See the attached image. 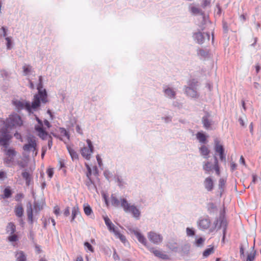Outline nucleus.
I'll list each match as a JSON object with an SVG mask.
<instances>
[{
    "instance_id": "0e129e2a",
    "label": "nucleus",
    "mask_w": 261,
    "mask_h": 261,
    "mask_svg": "<svg viewBox=\"0 0 261 261\" xmlns=\"http://www.w3.org/2000/svg\"><path fill=\"white\" fill-rule=\"evenodd\" d=\"M75 129L77 133L80 134V135H83V131L79 125H76Z\"/></svg>"
},
{
    "instance_id": "7ed1b4c3",
    "label": "nucleus",
    "mask_w": 261,
    "mask_h": 261,
    "mask_svg": "<svg viewBox=\"0 0 261 261\" xmlns=\"http://www.w3.org/2000/svg\"><path fill=\"white\" fill-rule=\"evenodd\" d=\"M111 202L115 207H121L126 213L131 214L135 219H140L141 212L139 209L135 204L129 203L126 198L121 197L118 199L112 194L111 196Z\"/></svg>"
},
{
    "instance_id": "052dcab7",
    "label": "nucleus",
    "mask_w": 261,
    "mask_h": 261,
    "mask_svg": "<svg viewBox=\"0 0 261 261\" xmlns=\"http://www.w3.org/2000/svg\"><path fill=\"white\" fill-rule=\"evenodd\" d=\"M63 214L64 216L68 217L70 215V210L69 207H67L64 211Z\"/></svg>"
},
{
    "instance_id": "09e8293b",
    "label": "nucleus",
    "mask_w": 261,
    "mask_h": 261,
    "mask_svg": "<svg viewBox=\"0 0 261 261\" xmlns=\"http://www.w3.org/2000/svg\"><path fill=\"white\" fill-rule=\"evenodd\" d=\"M17 164L21 168H25L27 166V163L22 160L17 161Z\"/></svg>"
},
{
    "instance_id": "774afa93",
    "label": "nucleus",
    "mask_w": 261,
    "mask_h": 261,
    "mask_svg": "<svg viewBox=\"0 0 261 261\" xmlns=\"http://www.w3.org/2000/svg\"><path fill=\"white\" fill-rule=\"evenodd\" d=\"M253 86H254V88L255 89H261V85L257 82L254 83Z\"/></svg>"
},
{
    "instance_id": "473e14b6",
    "label": "nucleus",
    "mask_w": 261,
    "mask_h": 261,
    "mask_svg": "<svg viewBox=\"0 0 261 261\" xmlns=\"http://www.w3.org/2000/svg\"><path fill=\"white\" fill-rule=\"evenodd\" d=\"M23 72L24 75H28L32 71V67L30 65L24 64L23 67Z\"/></svg>"
},
{
    "instance_id": "c756f323",
    "label": "nucleus",
    "mask_w": 261,
    "mask_h": 261,
    "mask_svg": "<svg viewBox=\"0 0 261 261\" xmlns=\"http://www.w3.org/2000/svg\"><path fill=\"white\" fill-rule=\"evenodd\" d=\"M199 150L201 154L203 156V157L205 159H207L208 157V154L210 153V150L205 145H202L199 148Z\"/></svg>"
},
{
    "instance_id": "6e6552de",
    "label": "nucleus",
    "mask_w": 261,
    "mask_h": 261,
    "mask_svg": "<svg viewBox=\"0 0 261 261\" xmlns=\"http://www.w3.org/2000/svg\"><path fill=\"white\" fill-rule=\"evenodd\" d=\"M86 142L88 146L82 148L81 150V153L83 158L86 160H89L91 158V153L93 151L94 148L90 140L87 139Z\"/></svg>"
},
{
    "instance_id": "6ab92c4d",
    "label": "nucleus",
    "mask_w": 261,
    "mask_h": 261,
    "mask_svg": "<svg viewBox=\"0 0 261 261\" xmlns=\"http://www.w3.org/2000/svg\"><path fill=\"white\" fill-rule=\"evenodd\" d=\"M15 261H27V255L21 250H18L15 252Z\"/></svg>"
},
{
    "instance_id": "393cba45",
    "label": "nucleus",
    "mask_w": 261,
    "mask_h": 261,
    "mask_svg": "<svg viewBox=\"0 0 261 261\" xmlns=\"http://www.w3.org/2000/svg\"><path fill=\"white\" fill-rule=\"evenodd\" d=\"M80 214L79 206L76 205L72 208L71 222H73L77 216Z\"/></svg>"
},
{
    "instance_id": "c03bdc74",
    "label": "nucleus",
    "mask_w": 261,
    "mask_h": 261,
    "mask_svg": "<svg viewBox=\"0 0 261 261\" xmlns=\"http://www.w3.org/2000/svg\"><path fill=\"white\" fill-rule=\"evenodd\" d=\"M190 246L189 244H185L182 247V251L184 254H188L190 250Z\"/></svg>"
},
{
    "instance_id": "9d476101",
    "label": "nucleus",
    "mask_w": 261,
    "mask_h": 261,
    "mask_svg": "<svg viewBox=\"0 0 261 261\" xmlns=\"http://www.w3.org/2000/svg\"><path fill=\"white\" fill-rule=\"evenodd\" d=\"M207 38V40H210V34L208 33H202L200 31L195 32L193 34V38L194 40L199 44H202L204 42L205 38Z\"/></svg>"
},
{
    "instance_id": "dca6fc26",
    "label": "nucleus",
    "mask_w": 261,
    "mask_h": 261,
    "mask_svg": "<svg viewBox=\"0 0 261 261\" xmlns=\"http://www.w3.org/2000/svg\"><path fill=\"white\" fill-rule=\"evenodd\" d=\"M210 117V114L206 112L202 119V124L206 129H208L212 125V121L209 119Z\"/></svg>"
},
{
    "instance_id": "ddd939ff",
    "label": "nucleus",
    "mask_w": 261,
    "mask_h": 261,
    "mask_svg": "<svg viewBox=\"0 0 261 261\" xmlns=\"http://www.w3.org/2000/svg\"><path fill=\"white\" fill-rule=\"evenodd\" d=\"M163 92L165 97L169 99H175L176 95V90L169 86L163 87Z\"/></svg>"
},
{
    "instance_id": "49530a36",
    "label": "nucleus",
    "mask_w": 261,
    "mask_h": 261,
    "mask_svg": "<svg viewBox=\"0 0 261 261\" xmlns=\"http://www.w3.org/2000/svg\"><path fill=\"white\" fill-rule=\"evenodd\" d=\"M186 232L188 236H193L195 235V230L193 228L187 227Z\"/></svg>"
},
{
    "instance_id": "338daca9",
    "label": "nucleus",
    "mask_w": 261,
    "mask_h": 261,
    "mask_svg": "<svg viewBox=\"0 0 261 261\" xmlns=\"http://www.w3.org/2000/svg\"><path fill=\"white\" fill-rule=\"evenodd\" d=\"M6 177V173L4 171H0V179L3 180Z\"/></svg>"
},
{
    "instance_id": "39448f33",
    "label": "nucleus",
    "mask_w": 261,
    "mask_h": 261,
    "mask_svg": "<svg viewBox=\"0 0 261 261\" xmlns=\"http://www.w3.org/2000/svg\"><path fill=\"white\" fill-rule=\"evenodd\" d=\"M27 143L23 146V149L25 151H33L35 156L38 153V149L37 148V141L35 137L29 135L27 137Z\"/></svg>"
},
{
    "instance_id": "bf43d9fd",
    "label": "nucleus",
    "mask_w": 261,
    "mask_h": 261,
    "mask_svg": "<svg viewBox=\"0 0 261 261\" xmlns=\"http://www.w3.org/2000/svg\"><path fill=\"white\" fill-rule=\"evenodd\" d=\"M47 175H48V176L51 178L53 176V174H54V171H53V169H48L47 171Z\"/></svg>"
},
{
    "instance_id": "69168bd1",
    "label": "nucleus",
    "mask_w": 261,
    "mask_h": 261,
    "mask_svg": "<svg viewBox=\"0 0 261 261\" xmlns=\"http://www.w3.org/2000/svg\"><path fill=\"white\" fill-rule=\"evenodd\" d=\"M14 137H15L16 139H17L18 140H20L21 141H22V137H21V135H20V134L16 132V133H15L14 134Z\"/></svg>"
},
{
    "instance_id": "7c9ffc66",
    "label": "nucleus",
    "mask_w": 261,
    "mask_h": 261,
    "mask_svg": "<svg viewBox=\"0 0 261 261\" xmlns=\"http://www.w3.org/2000/svg\"><path fill=\"white\" fill-rule=\"evenodd\" d=\"M214 168V165L213 164L210 162H205L203 164V169L206 173H208L210 171H212Z\"/></svg>"
},
{
    "instance_id": "4be33fe9",
    "label": "nucleus",
    "mask_w": 261,
    "mask_h": 261,
    "mask_svg": "<svg viewBox=\"0 0 261 261\" xmlns=\"http://www.w3.org/2000/svg\"><path fill=\"white\" fill-rule=\"evenodd\" d=\"M14 213L16 217L18 218H21L23 216L24 211L21 204H18L15 206Z\"/></svg>"
},
{
    "instance_id": "6e6d98bb",
    "label": "nucleus",
    "mask_w": 261,
    "mask_h": 261,
    "mask_svg": "<svg viewBox=\"0 0 261 261\" xmlns=\"http://www.w3.org/2000/svg\"><path fill=\"white\" fill-rule=\"evenodd\" d=\"M1 74L3 77L6 78L8 77L9 76V73L5 70H1Z\"/></svg>"
},
{
    "instance_id": "f03ea898",
    "label": "nucleus",
    "mask_w": 261,
    "mask_h": 261,
    "mask_svg": "<svg viewBox=\"0 0 261 261\" xmlns=\"http://www.w3.org/2000/svg\"><path fill=\"white\" fill-rule=\"evenodd\" d=\"M23 121L21 117L16 113H12L5 120H0V125L4 126L0 128V145L8 147L9 142L12 136L9 129L17 128L23 125Z\"/></svg>"
},
{
    "instance_id": "20e7f679",
    "label": "nucleus",
    "mask_w": 261,
    "mask_h": 261,
    "mask_svg": "<svg viewBox=\"0 0 261 261\" xmlns=\"http://www.w3.org/2000/svg\"><path fill=\"white\" fill-rule=\"evenodd\" d=\"M214 227L210 229L211 232H213L215 229H223V238L222 241L224 242L227 227V222L223 213H220L218 218H217L214 222Z\"/></svg>"
},
{
    "instance_id": "9b49d317",
    "label": "nucleus",
    "mask_w": 261,
    "mask_h": 261,
    "mask_svg": "<svg viewBox=\"0 0 261 261\" xmlns=\"http://www.w3.org/2000/svg\"><path fill=\"white\" fill-rule=\"evenodd\" d=\"M211 223V220L207 216L200 217L197 221L198 228L202 230H205L209 228Z\"/></svg>"
},
{
    "instance_id": "72a5a7b5",
    "label": "nucleus",
    "mask_w": 261,
    "mask_h": 261,
    "mask_svg": "<svg viewBox=\"0 0 261 261\" xmlns=\"http://www.w3.org/2000/svg\"><path fill=\"white\" fill-rule=\"evenodd\" d=\"M84 212L87 216H90L93 213L92 210L88 203H85L83 205Z\"/></svg>"
},
{
    "instance_id": "ea45409f",
    "label": "nucleus",
    "mask_w": 261,
    "mask_h": 261,
    "mask_svg": "<svg viewBox=\"0 0 261 261\" xmlns=\"http://www.w3.org/2000/svg\"><path fill=\"white\" fill-rule=\"evenodd\" d=\"M205 239L203 238H199L195 240V244L197 247H201L203 245Z\"/></svg>"
},
{
    "instance_id": "f257e3e1",
    "label": "nucleus",
    "mask_w": 261,
    "mask_h": 261,
    "mask_svg": "<svg viewBox=\"0 0 261 261\" xmlns=\"http://www.w3.org/2000/svg\"><path fill=\"white\" fill-rule=\"evenodd\" d=\"M37 89L38 93L34 95L31 104L29 101L26 100L15 99L12 101V103L17 111L25 109L29 115H31L38 110L40 106L41 102L46 103L47 102V94L46 90L43 89V79L41 75L39 76Z\"/></svg>"
},
{
    "instance_id": "4d7b16f0",
    "label": "nucleus",
    "mask_w": 261,
    "mask_h": 261,
    "mask_svg": "<svg viewBox=\"0 0 261 261\" xmlns=\"http://www.w3.org/2000/svg\"><path fill=\"white\" fill-rule=\"evenodd\" d=\"M197 82L195 80H192L189 82V86L194 88L196 86Z\"/></svg>"
},
{
    "instance_id": "680f3d73",
    "label": "nucleus",
    "mask_w": 261,
    "mask_h": 261,
    "mask_svg": "<svg viewBox=\"0 0 261 261\" xmlns=\"http://www.w3.org/2000/svg\"><path fill=\"white\" fill-rule=\"evenodd\" d=\"M113 257L114 259L115 260L120 259V257H119L118 254L117 253L115 250H114V253L113 254Z\"/></svg>"
},
{
    "instance_id": "e2e57ef3",
    "label": "nucleus",
    "mask_w": 261,
    "mask_h": 261,
    "mask_svg": "<svg viewBox=\"0 0 261 261\" xmlns=\"http://www.w3.org/2000/svg\"><path fill=\"white\" fill-rule=\"evenodd\" d=\"M60 209L59 206H56L54 207V213L56 215L58 216L60 214Z\"/></svg>"
},
{
    "instance_id": "f8f14e48",
    "label": "nucleus",
    "mask_w": 261,
    "mask_h": 261,
    "mask_svg": "<svg viewBox=\"0 0 261 261\" xmlns=\"http://www.w3.org/2000/svg\"><path fill=\"white\" fill-rule=\"evenodd\" d=\"M108 228L111 232L114 234L116 238H119L122 243H125L126 242L125 237L119 232L118 227L115 226L113 223L110 226H108Z\"/></svg>"
},
{
    "instance_id": "e433bc0d",
    "label": "nucleus",
    "mask_w": 261,
    "mask_h": 261,
    "mask_svg": "<svg viewBox=\"0 0 261 261\" xmlns=\"http://www.w3.org/2000/svg\"><path fill=\"white\" fill-rule=\"evenodd\" d=\"M116 179L118 184V186L120 188H123L124 187L125 185V182L123 181V180L121 178V177H120L118 175L116 176Z\"/></svg>"
},
{
    "instance_id": "412c9836",
    "label": "nucleus",
    "mask_w": 261,
    "mask_h": 261,
    "mask_svg": "<svg viewBox=\"0 0 261 261\" xmlns=\"http://www.w3.org/2000/svg\"><path fill=\"white\" fill-rule=\"evenodd\" d=\"M27 213L29 223H30L31 224H33V223H34V219L33 214V208L32 205L31 204H30L29 205H28Z\"/></svg>"
},
{
    "instance_id": "cd10ccee",
    "label": "nucleus",
    "mask_w": 261,
    "mask_h": 261,
    "mask_svg": "<svg viewBox=\"0 0 261 261\" xmlns=\"http://www.w3.org/2000/svg\"><path fill=\"white\" fill-rule=\"evenodd\" d=\"M21 175L22 177L25 180L26 185L27 186H29L31 180V175L30 173L25 169L22 172Z\"/></svg>"
},
{
    "instance_id": "603ef678",
    "label": "nucleus",
    "mask_w": 261,
    "mask_h": 261,
    "mask_svg": "<svg viewBox=\"0 0 261 261\" xmlns=\"http://www.w3.org/2000/svg\"><path fill=\"white\" fill-rule=\"evenodd\" d=\"M103 219L107 226H110L111 224H112V222L110 220V219L108 217H104Z\"/></svg>"
},
{
    "instance_id": "13d9d810",
    "label": "nucleus",
    "mask_w": 261,
    "mask_h": 261,
    "mask_svg": "<svg viewBox=\"0 0 261 261\" xmlns=\"http://www.w3.org/2000/svg\"><path fill=\"white\" fill-rule=\"evenodd\" d=\"M98 164L100 167L102 165V159L99 154H97L96 156Z\"/></svg>"
},
{
    "instance_id": "a18cd8bd",
    "label": "nucleus",
    "mask_w": 261,
    "mask_h": 261,
    "mask_svg": "<svg viewBox=\"0 0 261 261\" xmlns=\"http://www.w3.org/2000/svg\"><path fill=\"white\" fill-rule=\"evenodd\" d=\"M226 180L222 178H221L219 181V187L220 190H222L225 186Z\"/></svg>"
},
{
    "instance_id": "79ce46f5",
    "label": "nucleus",
    "mask_w": 261,
    "mask_h": 261,
    "mask_svg": "<svg viewBox=\"0 0 261 261\" xmlns=\"http://www.w3.org/2000/svg\"><path fill=\"white\" fill-rule=\"evenodd\" d=\"M86 185L89 189H92L93 188H95L94 182L91 178H88V180L86 181Z\"/></svg>"
},
{
    "instance_id": "0eeeda50",
    "label": "nucleus",
    "mask_w": 261,
    "mask_h": 261,
    "mask_svg": "<svg viewBox=\"0 0 261 261\" xmlns=\"http://www.w3.org/2000/svg\"><path fill=\"white\" fill-rule=\"evenodd\" d=\"M36 119L38 122V124L35 126V129L37 132L38 136L42 140L47 139L50 136L48 133L43 129L42 121L37 116Z\"/></svg>"
},
{
    "instance_id": "a19ab883",
    "label": "nucleus",
    "mask_w": 261,
    "mask_h": 261,
    "mask_svg": "<svg viewBox=\"0 0 261 261\" xmlns=\"http://www.w3.org/2000/svg\"><path fill=\"white\" fill-rule=\"evenodd\" d=\"M190 11L194 15L202 14L201 10L196 7H191L190 8Z\"/></svg>"
},
{
    "instance_id": "1a4fd4ad",
    "label": "nucleus",
    "mask_w": 261,
    "mask_h": 261,
    "mask_svg": "<svg viewBox=\"0 0 261 261\" xmlns=\"http://www.w3.org/2000/svg\"><path fill=\"white\" fill-rule=\"evenodd\" d=\"M147 238L150 242L156 245L161 243L163 240L162 234L154 231L148 232L147 233Z\"/></svg>"
},
{
    "instance_id": "58836bf2",
    "label": "nucleus",
    "mask_w": 261,
    "mask_h": 261,
    "mask_svg": "<svg viewBox=\"0 0 261 261\" xmlns=\"http://www.w3.org/2000/svg\"><path fill=\"white\" fill-rule=\"evenodd\" d=\"M214 252V247H211L209 248L206 249L205 250V251L203 253V256L205 257H207L208 256L211 254L213 253Z\"/></svg>"
},
{
    "instance_id": "864d4df0",
    "label": "nucleus",
    "mask_w": 261,
    "mask_h": 261,
    "mask_svg": "<svg viewBox=\"0 0 261 261\" xmlns=\"http://www.w3.org/2000/svg\"><path fill=\"white\" fill-rule=\"evenodd\" d=\"M86 166H87V170H88V171H87V172L86 173L87 177V178H91V175L92 174L91 169L90 167V166H88V165H86Z\"/></svg>"
},
{
    "instance_id": "37998d69",
    "label": "nucleus",
    "mask_w": 261,
    "mask_h": 261,
    "mask_svg": "<svg viewBox=\"0 0 261 261\" xmlns=\"http://www.w3.org/2000/svg\"><path fill=\"white\" fill-rule=\"evenodd\" d=\"M103 175L106 179L109 180L113 176L112 173H111L109 170H106L103 172Z\"/></svg>"
},
{
    "instance_id": "4468645a",
    "label": "nucleus",
    "mask_w": 261,
    "mask_h": 261,
    "mask_svg": "<svg viewBox=\"0 0 261 261\" xmlns=\"http://www.w3.org/2000/svg\"><path fill=\"white\" fill-rule=\"evenodd\" d=\"M215 150L216 152L218 153L220 157L225 155L224 148L222 145L220 144V141L216 138L214 140Z\"/></svg>"
},
{
    "instance_id": "423d86ee",
    "label": "nucleus",
    "mask_w": 261,
    "mask_h": 261,
    "mask_svg": "<svg viewBox=\"0 0 261 261\" xmlns=\"http://www.w3.org/2000/svg\"><path fill=\"white\" fill-rule=\"evenodd\" d=\"M4 149L5 158L4 159V163L8 167H12L14 165V158L17 154V152L12 148Z\"/></svg>"
},
{
    "instance_id": "2f4dec72",
    "label": "nucleus",
    "mask_w": 261,
    "mask_h": 261,
    "mask_svg": "<svg viewBox=\"0 0 261 261\" xmlns=\"http://www.w3.org/2000/svg\"><path fill=\"white\" fill-rule=\"evenodd\" d=\"M3 193H4V194L2 196V197L3 199L9 198L11 197L12 194V192L10 187H6L4 189Z\"/></svg>"
},
{
    "instance_id": "c85d7f7f",
    "label": "nucleus",
    "mask_w": 261,
    "mask_h": 261,
    "mask_svg": "<svg viewBox=\"0 0 261 261\" xmlns=\"http://www.w3.org/2000/svg\"><path fill=\"white\" fill-rule=\"evenodd\" d=\"M66 147L72 160L78 159L79 156L77 152L69 145H67Z\"/></svg>"
},
{
    "instance_id": "5fc2aeb1",
    "label": "nucleus",
    "mask_w": 261,
    "mask_h": 261,
    "mask_svg": "<svg viewBox=\"0 0 261 261\" xmlns=\"http://www.w3.org/2000/svg\"><path fill=\"white\" fill-rule=\"evenodd\" d=\"M255 258V252L250 253L248 255L247 260L249 261H253Z\"/></svg>"
},
{
    "instance_id": "a211bd4d",
    "label": "nucleus",
    "mask_w": 261,
    "mask_h": 261,
    "mask_svg": "<svg viewBox=\"0 0 261 261\" xmlns=\"http://www.w3.org/2000/svg\"><path fill=\"white\" fill-rule=\"evenodd\" d=\"M205 188L208 191H211L214 188V182L213 179L210 177L206 178L203 182Z\"/></svg>"
},
{
    "instance_id": "aec40b11",
    "label": "nucleus",
    "mask_w": 261,
    "mask_h": 261,
    "mask_svg": "<svg viewBox=\"0 0 261 261\" xmlns=\"http://www.w3.org/2000/svg\"><path fill=\"white\" fill-rule=\"evenodd\" d=\"M150 251L153 253V254L160 258L163 259H166L169 258L168 255L164 253L162 251L154 249L153 248H152L150 249Z\"/></svg>"
},
{
    "instance_id": "f3484780",
    "label": "nucleus",
    "mask_w": 261,
    "mask_h": 261,
    "mask_svg": "<svg viewBox=\"0 0 261 261\" xmlns=\"http://www.w3.org/2000/svg\"><path fill=\"white\" fill-rule=\"evenodd\" d=\"M185 91L188 96L192 98H197L198 97L197 91L192 87H185Z\"/></svg>"
},
{
    "instance_id": "f704fd0d",
    "label": "nucleus",
    "mask_w": 261,
    "mask_h": 261,
    "mask_svg": "<svg viewBox=\"0 0 261 261\" xmlns=\"http://www.w3.org/2000/svg\"><path fill=\"white\" fill-rule=\"evenodd\" d=\"M213 169H215L216 174L218 175H219L220 170H219V164H218V160L216 156L214 157V165Z\"/></svg>"
},
{
    "instance_id": "a878e982",
    "label": "nucleus",
    "mask_w": 261,
    "mask_h": 261,
    "mask_svg": "<svg viewBox=\"0 0 261 261\" xmlns=\"http://www.w3.org/2000/svg\"><path fill=\"white\" fill-rule=\"evenodd\" d=\"M197 55L201 59H205L208 57L209 52L207 49H199L197 50Z\"/></svg>"
},
{
    "instance_id": "5701e85b",
    "label": "nucleus",
    "mask_w": 261,
    "mask_h": 261,
    "mask_svg": "<svg viewBox=\"0 0 261 261\" xmlns=\"http://www.w3.org/2000/svg\"><path fill=\"white\" fill-rule=\"evenodd\" d=\"M7 234H8V236L7 237V240L11 243H16L19 240V238L18 235L15 233H6Z\"/></svg>"
},
{
    "instance_id": "de8ad7c7",
    "label": "nucleus",
    "mask_w": 261,
    "mask_h": 261,
    "mask_svg": "<svg viewBox=\"0 0 261 261\" xmlns=\"http://www.w3.org/2000/svg\"><path fill=\"white\" fill-rule=\"evenodd\" d=\"M208 210L210 212L214 211L217 210V207L213 203H210L207 205Z\"/></svg>"
},
{
    "instance_id": "bb28decb",
    "label": "nucleus",
    "mask_w": 261,
    "mask_h": 261,
    "mask_svg": "<svg viewBox=\"0 0 261 261\" xmlns=\"http://www.w3.org/2000/svg\"><path fill=\"white\" fill-rule=\"evenodd\" d=\"M196 138L200 143L205 144L206 142V136L202 132H198L196 135Z\"/></svg>"
},
{
    "instance_id": "3c124183",
    "label": "nucleus",
    "mask_w": 261,
    "mask_h": 261,
    "mask_svg": "<svg viewBox=\"0 0 261 261\" xmlns=\"http://www.w3.org/2000/svg\"><path fill=\"white\" fill-rule=\"evenodd\" d=\"M7 41V48L8 49H10L12 48V42L10 37H6L5 38Z\"/></svg>"
},
{
    "instance_id": "4c0bfd02",
    "label": "nucleus",
    "mask_w": 261,
    "mask_h": 261,
    "mask_svg": "<svg viewBox=\"0 0 261 261\" xmlns=\"http://www.w3.org/2000/svg\"><path fill=\"white\" fill-rule=\"evenodd\" d=\"M84 245L86 251H89L91 252H93L94 251L93 247L89 242H86L84 243Z\"/></svg>"
},
{
    "instance_id": "8fccbe9b",
    "label": "nucleus",
    "mask_w": 261,
    "mask_h": 261,
    "mask_svg": "<svg viewBox=\"0 0 261 261\" xmlns=\"http://www.w3.org/2000/svg\"><path fill=\"white\" fill-rule=\"evenodd\" d=\"M24 195L22 193H18L15 196V200L18 202L21 201Z\"/></svg>"
},
{
    "instance_id": "2eb2a0df",
    "label": "nucleus",
    "mask_w": 261,
    "mask_h": 261,
    "mask_svg": "<svg viewBox=\"0 0 261 261\" xmlns=\"http://www.w3.org/2000/svg\"><path fill=\"white\" fill-rule=\"evenodd\" d=\"M133 232L136 237V238H137L138 241L145 246H147V242L145 237L141 233H140L137 230H134Z\"/></svg>"
},
{
    "instance_id": "c9c22d12",
    "label": "nucleus",
    "mask_w": 261,
    "mask_h": 261,
    "mask_svg": "<svg viewBox=\"0 0 261 261\" xmlns=\"http://www.w3.org/2000/svg\"><path fill=\"white\" fill-rule=\"evenodd\" d=\"M59 132H60V134L62 136L66 137L68 140H69V138H70L69 134L68 132H67L66 130V129L65 128H64L63 127H60Z\"/></svg>"
},
{
    "instance_id": "b1692460",
    "label": "nucleus",
    "mask_w": 261,
    "mask_h": 261,
    "mask_svg": "<svg viewBox=\"0 0 261 261\" xmlns=\"http://www.w3.org/2000/svg\"><path fill=\"white\" fill-rule=\"evenodd\" d=\"M6 233L16 232V226L13 222H9L5 229Z\"/></svg>"
}]
</instances>
